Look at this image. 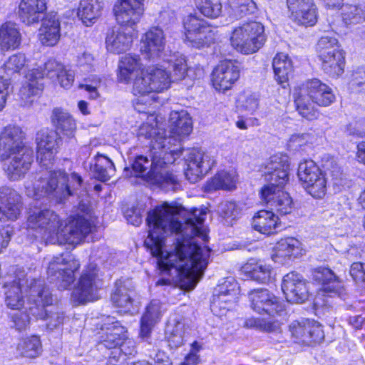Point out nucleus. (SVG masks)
I'll use <instances>...</instances> for the list:
<instances>
[{
	"label": "nucleus",
	"instance_id": "1",
	"mask_svg": "<svg viewBox=\"0 0 365 365\" xmlns=\"http://www.w3.org/2000/svg\"><path fill=\"white\" fill-rule=\"evenodd\" d=\"M180 212L181 207L178 205L161 203V235L163 231L169 230L180 235L173 252L163 250L161 239V285L179 281L182 288L191 290L202 277L208 264L210 250L199 246L195 238L205 240L207 237L202 228L207 212L194 209L182 224L179 220Z\"/></svg>",
	"mask_w": 365,
	"mask_h": 365
},
{
	"label": "nucleus",
	"instance_id": "2",
	"mask_svg": "<svg viewBox=\"0 0 365 365\" xmlns=\"http://www.w3.org/2000/svg\"><path fill=\"white\" fill-rule=\"evenodd\" d=\"M58 140V133L53 130L43 128L36 133V158L41 170L36 174L33 189L36 199L48 197L61 203L81 187L83 179L76 173L69 176L63 170H53Z\"/></svg>",
	"mask_w": 365,
	"mask_h": 365
},
{
	"label": "nucleus",
	"instance_id": "3",
	"mask_svg": "<svg viewBox=\"0 0 365 365\" xmlns=\"http://www.w3.org/2000/svg\"><path fill=\"white\" fill-rule=\"evenodd\" d=\"M27 228L37 230L44 235L47 243L78 245L90 233L91 223L79 217L69 221L63 229L62 221L50 209L34 207L28 212Z\"/></svg>",
	"mask_w": 365,
	"mask_h": 365
},
{
	"label": "nucleus",
	"instance_id": "4",
	"mask_svg": "<svg viewBox=\"0 0 365 365\" xmlns=\"http://www.w3.org/2000/svg\"><path fill=\"white\" fill-rule=\"evenodd\" d=\"M169 128L170 135L161 137V190H175L178 178L173 171L163 172V165L173 164L182 155L181 136L188 135L192 130V123L189 113L185 110L170 113Z\"/></svg>",
	"mask_w": 365,
	"mask_h": 365
},
{
	"label": "nucleus",
	"instance_id": "5",
	"mask_svg": "<svg viewBox=\"0 0 365 365\" xmlns=\"http://www.w3.org/2000/svg\"><path fill=\"white\" fill-rule=\"evenodd\" d=\"M21 127L6 126L0 133V161L9 160L6 172L11 180L23 178L34 161L33 150L24 143Z\"/></svg>",
	"mask_w": 365,
	"mask_h": 365
},
{
	"label": "nucleus",
	"instance_id": "6",
	"mask_svg": "<svg viewBox=\"0 0 365 365\" xmlns=\"http://www.w3.org/2000/svg\"><path fill=\"white\" fill-rule=\"evenodd\" d=\"M116 21L121 26L108 30L106 38L107 49L112 53L127 51L133 41L130 31L125 27H132L140 19L143 14V0H120L114 6Z\"/></svg>",
	"mask_w": 365,
	"mask_h": 365
},
{
	"label": "nucleus",
	"instance_id": "7",
	"mask_svg": "<svg viewBox=\"0 0 365 365\" xmlns=\"http://www.w3.org/2000/svg\"><path fill=\"white\" fill-rule=\"evenodd\" d=\"M28 296L29 302L34 304L29 307L30 314L36 319L43 320L48 329L53 330L63 325L64 313L58 306L53 305V295L44 280H32Z\"/></svg>",
	"mask_w": 365,
	"mask_h": 365
},
{
	"label": "nucleus",
	"instance_id": "8",
	"mask_svg": "<svg viewBox=\"0 0 365 365\" xmlns=\"http://www.w3.org/2000/svg\"><path fill=\"white\" fill-rule=\"evenodd\" d=\"M335 101L332 89L319 79L309 80L299 89L294 103L299 113L312 120L316 118L314 104L328 106Z\"/></svg>",
	"mask_w": 365,
	"mask_h": 365
},
{
	"label": "nucleus",
	"instance_id": "9",
	"mask_svg": "<svg viewBox=\"0 0 365 365\" xmlns=\"http://www.w3.org/2000/svg\"><path fill=\"white\" fill-rule=\"evenodd\" d=\"M264 26L257 21H247L235 27L230 36L232 46L242 54L257 51L264 43Z\"/></svg>",
	"mask_w": 365,
	"mask_h": 365
},
{
	"label": "nucleus",
	"instance_id": "10",
	"mask_svg": "<svg viewBox=\"0 0 365 365\" xmlns=\"http://www.w3.org/2000/svg\"><path fill=\"white\" fill-rule=\"evenodd\" d=\"M79 267V262L69 253L54 256L48 264V279L59 289H67L73 283L74 272Z\"/></svg>",
	"mask_w": 365,
	"mask_h": 365
},
{
	"label": "nucleus",
	"instance_id": "11",
	"mask_svg": "<svg viewBox=\"0 0 365 365\" xmlns=\"http://www.w3.org/2000/svg\"><path fill=\"white\" fill-rule=\"evenodd\" d=\"M185 41L196 48L207 47L214 42L215 33L207 21L197 13L190 14L182 20Z\"/></svg>",
	"mask_w": 365,
	"mask_h": 365
},
{
	"label": "nucleus",
	"instance_id": "12",
	"mask_svg": "<svg viewBox=\"0 0 365 365\" xmlns=\"http://www.w3.org/2000/svg\"><path fill=\"white\" fill-rule=\"evenodd\" d=\"M188 71L185 56L163 46L161 48V91L168 89L171 83L184 79Z\"/></svg>",
	"mask_w": 365,
	"mask_h": 365
},
{
	"label": "nucleus",
	"instance_id": "13",
	"mask_svg": "<svg viewBox=\"0 0 365 365\" xmlns=\"http://www.w3.org/2000/svg\"><path fill=\"white\" fill-rule=\"evenodd\" d=\"M101 286L98 275V267L91 263L83 270L77 286L72 292V299L78 304H85L98 299V290Z\"/></svg>",
	"mask_w": 365,
	"mask_h": 365
},
{
	"label": "nucleus",
	"instance_id": "14",
	"mask_svg": "<svg viewBox=\"0 0 365 365\" xmlns=\"http://www.w3.org/2000/svg\"><path fill=\"white\" fill-rule=\"evenodd\" d=\"M297 175L304 187L312 197H322L326 192V179L319 168L313 160L301 162L298 167Z\"/></svg>",
	"mask_w": 365,
	"mask_h": 365
},
{
	"label": "nucleus",
	"instance_id": "15",
	"mask_svg": "<svg viewBox=\"0 0 365 365\" xmlns=\"http://www.w3.org/2000/svg\"><path fill=\"white\" fill-rule=\"evenodd\" d=\"M137 177H141L150 186L160 187V152L153 147L148 156H137L131 164Z\"/></svg>",
	"mask_w": 365,
	"mask_h": 365
},
{
	"label": "nucleus",
	"instance_id": "16",
	"mask_svg": "<svg viewBox=\"0 0 365 365\" xmlns=\"http://www.w3.org/2000/svg\"><path fill=\"white\" fill-rule=\"evenodd\" d=\"M239 293L238 284L233 279H227L215 289L210 304L211 311L215 315H224L237 303Z\"/></svg>",
	"mask_w": 365,
	"mask_h": 365
},
{
	"label": "nucleus",
	"instance_id": "17",
	"mask_svg": "<svg viewBox=\"0 0 365 365\" xmlns=\"http://www.w3.org/2000/svg\"><path fill=\"white\" fill-rule=\"evenodd\" d=\"M250 307L259 314L274 317L284 311V305L274 294L267 289H256L248 294Z\"/></svg>",
	"mask_w": 365,
	"mask_h": 365
},
{
	"label": "nucleus",
	"instance_id": "18",
	"mask_svg": "<svg viewBox=\"0 0 365 365\" xmlns=\"http://www.w3.org/2000/svg\"><path fill=\"white\" fill-rule=\"evenodd\" d=\"M289 331L299 343L307 346L320 343L324 338L321 324L309 319L294 321L289 325Z\"/></svg>",
	"mask_w": 365,
	"mask_h": 365
},
{
	"label": "nucleus",
	"instance_id": "19",
	"mask_svg": "<svg viewBox=\"0 0 365 365\" xmlns=\"http://www.w3.org/2000/svg\"><path fill=\"white\" fill-rule=\"evenodd\" d=\"M107 319L108 322L101 326L98 333L96 347L100 351L118 349L126 339L127 329L119 321L111 322L110 317Z\"/></svg>",
	"mask_w": 365,
	"mask_h": 365
},
{
	"label": "nucleus",
	"instance_id": "20",
	"mask_svg": "<svg viewBox=\"0 0 365 365\" xmlns=\"http://www.w3.org/2000/svg\"><path fill=\"white\" fill-rule=\"evenodd\" d=\"M289 170L288 155L277 153L271 156L263 170L266 185L284 187L289 179Z\"/></svg>",
	"mask_w": 365,
	"mask_h": 365
},
{
	"label": "nucleus",
	"instance_id": "21",
	"mask_svg": "<svg viewBox=\"0 0 365 365\" xmlns=\"http://www.w3.org/2000/svg\"><path fill=\"white\" fill-rule=\"evenodd\" d=\"M308 285L301 274L292 272L284 277L282 289L287 302L302 304L308 300L310 295Z\"/></svg>",
	"mask_w": 365,
	"mask_h": 365
},
{
	"label": "nucleus",
	"instance_id": "22",
	"mask_svg": "<svg viewBox=\"0 0 365 365\" xmlns=\"http://www.w3.org/2000/svg\"><path fill=\"white\" fill-rule=\"evenodd\" d=\"M185 160L187 165L185 175L192 183L201 179L211 169L212 164L207 153L195 148L187 150Z\"/></svg>",
	"mask_w": 365,
	"mask_h": 365
},
{
	"label": "nucleus",
	"instance_id": "23",
	"mask_svg": "<svg viewBox=\"0 0 365 365\" xmlns=\"http://www.w3.org/2000/svg\"><path fill=\"white\" fill-rule=\"evenodd\" d=\"M23 210L21 196L8 186L0 187V221H16Z\"/></svg>",
	"mask_w": 365,
	"mask_h": 365
},
{
	"label": "nucleus",
	"instance_id": "24",
	"mask_svg": "<svg viewBox=\"0 0 365 365\" xmlns=\"http://www.w3.org/2000/svg\"><path fill=\"white\" fill-rule=\"evenodd\" d=\"M282 187L264 185L260 192L262 199L280 215L289 214L292 210V200L287 192L282 190Z\"/></svg>",
	"mask_w": 365,
	"mask_h": 365
},
{
	"label": "nucleus",
	"instance_id": "25",
	"mask_svg": "<svg viewBox=\"0 0 365 365\" xmlns=\"http://www.w3.org/2000/svg\"><path fill=\"white\" fill-rule=\"evenodd\" d=\"M32 280L40 281L41 279H31L29 280L28 279L16 278L11 282H6L4 284L5 304L8 308L19 310L24 307L25 301L23 295V287L25 286L24 292L28 299L29 305V307L34 306L33 303L29 302L28 296L29 285Z\"/></svg>",
	"mask_w": 365,
	"mask_h": 365
},
{
	"label": "nucleus",
	"instance_id": "26",
	"mask_svg": "<svg viewBox=\"0 0 365 365\" xmlns=\"http://www.w3.org/2000/svg\"><path fill=\"white\" fill-rule=\"evenodd\" d=\"M239 76L238 66L231 61H224L218 64L212 71V85L216 90L225 91L232 88Z\"/></svg>",
	"mask_w": 365,
	"mask_h": 365
},
{
	"label": "nucleus",
	"instance_id": "27",
	"mask_svg": "<svg viewBox=\"0 0 365 365\" xmlns=\"http://www.w3.org/2000/svg\"><path fill=\"white\" fill-rule=\"evenodd\" d=\"M146 223L148 235L144 244L153 257L155 258L156 268L160 269V206L148 212Z\"/></svg>",
	"mask_w": 365,
	"mask_h": 365
},
{
	"label": "nucleus",
	"instance_id": "28",
	"mask_svg": "<svg viewBox=\"0 0 365 365\" xmlns=\"http://www.w3.org/2000/svg\"><path fill=\"white\" fill-rule=\"evenodd\" d=\"M135 296V286L132 279L122 278L115 282V289L111 295V301L115 306L122 309L121 312H132Z\"/></svg>",
	"mask_w": 365,
	"mask_h": 365
},
{
	"label": "nucleus",
	"instance_id": "29",
	"mask_svg": "<svg viewBox=\"0 0 365 365\" xmlns=\"http://www.w3.org/2000/svg\"><path fill=\"white\" fill-rule=\"evenodd\" d=\"M312 279L322 284L324 292L329 294L330 297L338 296L341 299H345L346 295L345 289L330 269L318 267L312 272Z\"/></svg>",
	"mask_w": 365,
	"mask_h": 365
},
{
	"label": "nucleus",
	"instance_id": "30",
	"mask_svg": "<svg viewBox=\"0 0 365 365\" xmlns=\"http://www.w3.org/2000/svg\"><path fill=\"white\" fill-rule=\"evenodd\" d=\"M47 0H21L17 14L23 23L32 25L45 18Z\"/></svg>",
	"mask_w": 365,
	"mask_h": 365
},
{
	"label": "nucleus",
	"instance_id": "31",
	"mask_svg": "<svg viewBox=\"0 0 365 365\" xmlns=\"http://www.w3.org/2000/svg\"><path fill=\"white\" fill-rule=\"evenodd\" d=\"M133 93L134 95H145L151 92H159L160 69L157 66L149 67L133 78Z\"/></svg>",
	"mask_w": 365,
	"mask_h": 365
},
{
	"label": "nucleus",
	"instance_id": "32",
	"mask_svg": "<svg viewBox=\"0 0 365 365\" xmlns=\"http://www.w3.org/2000/svg\"><path fill=\"white\" fill-rule=\"evenodd\" d=\"M31 71H41L43 77L57 79L61 87L69 88L74 81V71L65 68L64 66L54 59H50L44 63L43 68H38Z\"/></svg>",
	"mask_w": 365,
	"mask_h": 365
},
{
	"label": "nucleus",
	"instance_id": "33",
	"mask_svg": "<svg viewBox=\"0 0 365 365\" xmlns=\"http://www.w3.org/2000/svg\"><path fill=\"white\" fill-rule=\"evenodd\" d=\"M27 81L23 85L19 91L23 106H29L34 101L43 88L42 82L43 73L41 71H29L26 74Z\"/></svg>",
	"mask_w": 365,
	"mask_h": 365
},
{
	"label": "nucleus",
	"instance_id": "34",
	"mask_svg": "<svg viewBox=\"0 0 365 365\" xmlns=\"http://www.w3.org/2000/svg\"><path fill=\"white\" fill-rule=\"evenodd\" d=\"M61 26L56 14H48L42 20L39 29V39L42 44L47 46L56 45L60 39Z\"/></svg>",
	"mask_w": 365,
	"mask_h": 365
},
{
	"label": "nucleus",
	"instance_id": "35",
	"mask_svg": "<svg viewBox=\"0 0 365 365\" xmlns=\"http://www.w3.org/2000/svg\"><path fill=\"white\" fill-rule=\"evenodd\" d=\"M118 68V81L125 83L131 81L134 76L143 71L139 56L130 53L125 54L121 58Z\"/></svg>",
	"mask_w": 365,
	"mask_h": 365
},
{
	"label": "nucleus",
	"instance_id": "36",
	"mask_svg": "<svg viewBox=\"0 0 365 365\" xmlns=\"http://www.w3.org/2000/svg\"><path fill=\"white\" fill-rule=\"evenodd\" d=\"M140 51L145 58L155 61L160 58V29L153 27L142 37Z\"/></svg>",
	"mask_w": 365,
	"mask_h": 365
},
{
	"label": "nucleus",
	"instance_id": "37",
	"mask_svg": "<svg viewBox=\"0 0 365 365\" xmlns=\"http://www.w3.org/2000/svg\"><path fill=\"white\" fill-rule=\"evenodd\" d=\"M279 217L273 211L259 210L252 219V227L259 232L270 235L277 232L281 227Z\"/></svg>",
	"mask_w": 365,
	"mask_h": 365
},
{
	"label": "nucleus",
	"instance_id": "38",
	"mask_svg": "<svg viewBox=\"0 0 365 365\" xmlns=\"http://www.w3.org/2000/svg\"><path fill=\"white\" fill-rule=\"evenodd\" d=\"M103 6V0H81L78 16L84 25L90 26L101 16Z\"/></svg>",
	"mask_w": 365,
	"mask_h": 365
},
{
	"label": "nucleus",
	"instance_id": "39",
	"mask_svg": "<svg viewBox=\"0 0 365 365\" xmlns=\"http://www.w3.org/2000/svg\"><path fill=\"white\" fill-rule=\"evenodd\" d=\"M241 272L246 277L264 284L269 280L271 268L262 262L251 259L242 266Z\"/></svg>",
	"mask_w": 365,
	"mask_h": 365
},
{
	"label": "nucleus",
	"instance_id": "40",
	"mask_svg": "<svg viewBox=\"0 0 365 365\" xmlns=\"http://www.w3.org/2000/svg\"><path fill=\"white\" fill-rule=\"evenodd\" d=\"M322 71L329 76L336 78L344 73L345 66L344 52L326 54L319 57Z\"/></svg>",
	"mask_w": 365,
	"mask_h": 365
},
{
	"label": "nucleus",
	"instance_id": "41",
	"mask_svg": "<svg viewBox=\"0 0 365 365\" xmlns=\"http://www.w3.org/2000/svg\"><path fill=\"white\" fill-rule=\"evenodd\" d=\"M160 316V300L153 299L146 307L140 320V336L143 339L150 337L153 328Z\"/></svg>",
	"mask_w": 365,
	"mask_h": 365
},
{
	"label": "nucleus",
	"instance_id": "42",
	"mask_svg": "<svg viewBox=\"0 0 365 365\" xmlns=\"http://www.w3.org/2000/svg\"><path fill=\"white\" fill-rule=\"evenodd\" d=\"M21 36L16 24L6 22L0 27V47L1 50L15 49L21 43Z\"/></svg>",
	"mask_w": 365,
	"mask_h": 365
},
{
	"label": "nucleus",
	"instance_id": "43",
	"mask_svg": "<svg viewBox=\"0 0 365 365\" xmlns=\"http://www.w3.org/2000/svg\"><path fill=\"white\" fill-rule=\"evenodd\" d=\"M185 333V324L177 317L170 319L166 324L165 338L171 348H177L183 344Z\"/></svg>",
	"mask_w": 365,
	"mask_h": 365
},
{
	"label": "nucleus",
	"instance_id": "44",
	"mask_svg": "<svg viewBox=\"0 0 365 365\" xmlns=\"http://www.w3.org/2000/svg\"><path fill=\"white\" fill-rule=\"evenodd\" d=\"M52 121L57 130L63 135L72 138L74 137L76 124L73 117L67 112L60 108L53 110Z\"/></svg>",
	"mask_w": 365,
	"mask_h": 365
},
{
	"label": "nucleus",
	"instance_id": "45",
	"mask_svg": "<svg viewBox=\"0 0 365 365\" xmlns=\"http://www.w3.org/2000/svg\"><path fill=\"white\" fill-rule=\"evenodd\" d=\"M237 177L236 172L233 170L218 172L207 185L209 191L217 190H231L236 187Z\"/></svg>",
	"mask_w": 365,
	"mask_h": 365
},
{
	"label": "nucleus",
	"instance_id": "46",
	"mask_svg": "<svg viewBox=\"0 0 365 365\" xmlns=\"http://www.w3.org/2000/svg\"><path fill=\"white\" fill-rule=\"evenodd\" d=\"M275 79L279 84L286 83L292 71V63L289 56L283 53H277L272 61Z\"/></svg>",
	"mask_w": 365,
	"mask_h": 365
},
{
	"label": "nucleus",
	"instance_id": "47",
	"mask_svg": "<svg viewBox=\"0 0 365 365\" xmlns=\"http://www.w3.org/2000/svg\"><path fill=\"white\" fill-rule=\"evenodd\" d=\"M274 250L277 257H297L301 255L302 250L301 242L294 237L281 239L276 244Z\"/></svg>",
	"mask_w": 365,
	"mask_h": 365
},
{
	"label": "nucleus",
	"instance_id": "48",
	"mask_svg": "<svg viewBox=\"0 0 365 365\" xmlns=\"http://www.w3.org/2000/svg\"><path fill=\"white\" fill-rule=\"evenodd\" d=\"M227 4L230 15L235 18L252 14L257 9L253 0H227Z\"/></svg>",
	"mask_w": 365,
	"mask_h": 365
},
{
	"label": "nucleus",
	"instance_id": "49",
	"mask_svg": "<svg viewBox=\"0 0 365 365\" xmlns=\"http://www.w3.org/2000/svg\"><path fill=\"white\" fill-rule=\"evenodd\" d=\"M17 350L23 356L35 358L41 353V341L36 336L26 338L19 343Z\"/></svg>",
	"mask_w": 365,
	"mask_h": 365
},
{
	"label": "nucleus",
	"instance_id": "50",
	"mask_svg": "<svg viewBox=\"0 0 365 365\" xmlns=\"http://www.w3.org/2000/svg\"><path fill=\"white\" fill-rule=\"evenodd\" d=\"M343 20L346 24L365 21V6L346 5L343 7Z\"/></svg>",
	"mask_w": 365,
	"mask_h": 365
},
{
	"label": "nucleus",
	"instance_id": "51",
	"mask_svg": "<svg viewBox=\"0 0 365 365\" xmlns=\"http://www.w3.org/2000/svg\"><path fill=\"white\" fill-rule=\"evenodd\" d=\"M259 95L249 91L240 94L237 100V107L242 111L252 114L259 106Z\"/></svg>",
	"mask_w": 365,
	"mask_h": 365
},
{
	"label": "nucleus",
	"instance_id": "52",
	"mask_svg": "<svg viewBox=\"0 0 365 365\" xmlns=\"http://www.w3.org/2000/svg\"><path fill=\"white\" fill-rule=\"evenodd\" d=\"M200 12L205 16L215 19L220 16L222 6L220 0H195Z\"/></svg>",
	"mask_w": 365,
	"mask_h": 365
},
{
	"label": "nucleus",
	"instance_id": "53",
	"mask_svg": "<svg viewBox=\"0 0 365 365\" xmlns=\"http://www.w3.org/2000/svg\"><path fill=\"white\" fill-rule=\"evenodd\" d=\"M318 56L321 57L327 54H332L336 51L341 52L343 50L339 46L338 40L336 38L324 36L320 38L317 44Z\"/></svg>",
	"mask_w": 365,
	"mask_h": 365
},
{
	"label": "nucleus",
	"instance_id": "54",
	"mask_svg": "<svg viewBox=\"0 0 365 365\" xmlns=\"http://www.w3.org/2000/svg\"><path fill=\"white\" fill-rule=\"evenodd\" d=\"M291 19L297 24L304 26H312L317 22V8L315 4L309 6V9H302L299 13L290 16Z\"/></svg>",
	"mask_w": 365,
	"mask_h": 365
},
{
	"label": "nucleus",
	"instance_id": "55",
	"mask_svg": "<svg viewBox=\"0 0 365 365\" xmlns=\"http://www.w3.org/2000/svg\"><path fill=\"white\" fill-rule=\"evenodd\" d=\"M26 65V56L23 53L11 56L4 65L7 76L20 73Z\"/></svg>",
	"mask_w": 365,
	"mask_h": 365
},
{
	"label": "nucleus",
	"instance_id": "56",
	"mask_svg": "<svg viewBox=\"0 0 365 365\" xmlns=\"http://www.w3.org/2000/svg\"><path fill=\"white\" fill-rule=\"evenodd\" d=\"M245 327L271 332L278 328V324L274 321L260 318H249L245 322Z\"/></svg>",
	"mask_w": 365,
	"mask_h": 365
},
{
	"label": "nucleus",
	"instance_id": "57",
	"mask_svg": "<svg viewBox=\"0 0 365 365\" xmlns=\"http://www.w3.org/2000/svg\"><path fill=\"white\" fill-rule=\"evenodd\" d=\"M29 315H31L29 312V307L27 312H21L19 309L13 314L11 318L14 327L19 331L26 330L30 324Z\"/></svg>",
	"mask_w": 365,
	"mask_h": 365
},
{
	"label": "nucleus",
	"instance_id": "58",
	"mask_svg": "<svg viewBox=\"0 0 365 365\" xmlns=\"http://www.w3.org/2000/svg\"><path fill=\"white\" fill-rule=\"evenodd\" d=\"M78 209L81 213H78L76 217H73V219H71L69 221L76 220L79 217L86 219V221L91 223V229L90 232H91L93 229L94 222L91 220V208L90 201L88 197L82 199L79 202Z\"/></svg>",
	"mask_w": 365,
	"mask_h": 365
},
{
	"label": "nucleus",
	"instance_id": "59",
	"mask_svg": "<svg viewBox=\"0 0 365 365\" xmlns=\"http://www.w3.org/2000/svg\"><path fill=\"white\" fill-rule=\"evenodd\" d=\"M123 213L128 222L134 226H139L143 222L142 210L138 207H128Z\"/></svg>",
	"mask_w": 365,
	"mask_h": 365
},
{
	"label": "nucleus",
	"instance_id": "60",
	"mask_svg": "<svg viewBox=\"0 0 365 365\" xmlns=\"http://www.w3.org/2000/svg\"><path fill=\"white\" fill-rule=\"evenodd\" d=\"M287 3L291 15L299 13L302 9H308L314 4L313 0H287Z\"/></svg>",
	"mask_w": 365,
	"mask_h": 365
},
{
	"label": "nucleus",
	"instance_id": "61",
	"mask_svg": "<svg viewBox=\"0 0 365 365\" xmlns=\"http://www.w3.org/2000/svg\"><path fill=\"white\" fill-rule=\"evenodd\" d=\"M218 212L223 217L235 218L238 215L236 204L233 202H223L218 206Z\"/></svg>",
	"mask_w": 365,
	"mask_h": 365
},
{
	"label": "nucleus",
	"instance_id": "62",
	"mask_svg": "<svg viewBox=\"0 0 365 365\" xmlns=\"http://www.w3.org/2000/svg\"><path fill=\"white\" fill-rule=\"evenodd\" d=\"M350 274L356 283L365 282V264L354 262L350 268Z\"/></svg>",
	"mask_w": 365,
	"mask_h": 365
},
{
	"label": "nucleus",
	"instance_id": "63",
	"mask_svg": "<svg viewBox=\"0 0 365 365\" xmlns=\"http://www.w3.org/2000/svg\"><path fill=\"white\" fill-rule=\"evenodd\" d=\"M128 362L125 355L121 353L118 349H115L110 351L108 356L107 365H128Z\"/></svg>",
	"mask_w": 365,
	"mask_h": 365
},
{
	"label": "nucleus",
	"instance_id": "64",
	"mask_svg": "<svg viewBox=\"0 0 365 365\" xmlns=\"http://www.w3.org/2000/svg\"><path fill=\"white\" fill-rule=\"evenodd\" d=\"M350 83L352 88L365 86V68H358L353 71Z\"/></svg>",
	"mask_w": 365,
	"mask_h": 365
}]
</instances>
